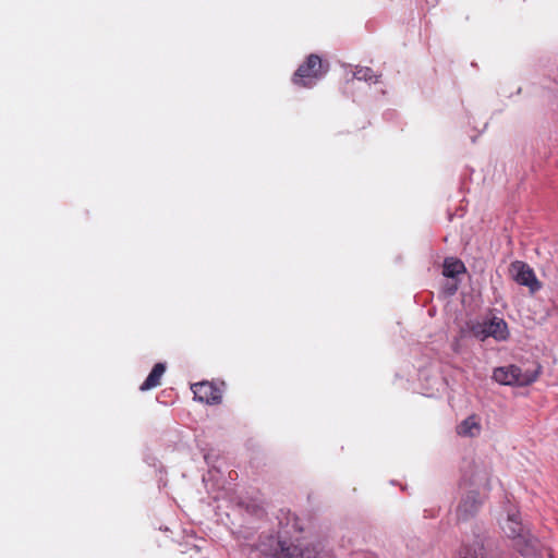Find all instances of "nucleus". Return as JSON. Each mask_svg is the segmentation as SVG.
Instances as JSON below:
<instances>
[{"label": "nucleus", "instance_id": "423d86ee", "mask_svg": "<svg viewBox=\"0 0 558 558\" xmlns=\"http://www.w3.org/2000/svg\"><path fill=\"white\" fill-rule=\"evenodd\" d=\"M194 398L206 404L215 405L222 401V390L211 381H201L191 387Z\"/></svg>", "mask_w": 558, "mask_h": 558}, {"label": "nucleus", "instance_id": "9b49d317", "mask_svg": "<svg viewBox=\"0 0 558 558\" xmlns=\"http://www.w3.org/2000/svg\"><path fill=\"white\" fill-rule=\"evenodd\" d=\"M457 558H485V548L480 539L463 544L458 551Z\"/></svg>", "mask_w": 558, "mask_h": 558}, {"label": "nucleus", "instance_id": "dca6fc26", "mask_svg": "<svg viewBox=\"0 0 558 558\" xmlns=\"http://www.w3.org/2000/svg\"><path fill=\"white\" fill-rule=\"evenodd\" d=\"M292 520H293V525H292V526H293V530H294L295 532H302V531H303V527L300 525V523H299V519H298L295 515H293Z\"/></svg>", "mask_w": 558, "mask_h": 558}, {"label": "nucleus", "instance_id": "39448f33", "mask_svg": "<svg viewBox=\"0 0 558 558\" xmlns=\"http://www.w3.org/2000/svg\"><path fill=\"white\" fill-rule=\"evenodd\" d=\"M509 270L513 280L520 286L527 287L532 294L542 289V282L536 278L534 270L526 263L515 260L511 263Z\"/></svg>", "mask_w": 558, "mask_h": 558}, {"label": "nucleus", "instance_id": "20e7f679", "mask_svg": "<svg viewBox=\"0 0 558 558\" xmlns=\"http://www.w3.org/2000/svg\"><path fill=\"white\" fill-rule=\"evenodd\" d=\"M318 550L314 546H303L279 538L272 550L274 558H316Z\"/></svg>", "mask_w": 558, "mask_h": 558}, {"label": "nucleus", "instance_id": "7ed1b4c3", "mask_svg": "<svg viewBox=\"0 0 558 558\" xmlns=\"http://www.w3.org/2000/svg\"><path fill=\"white\" fill-rule=\"evenodd\" d=\"M537 376V372H523L515 365L497 367L493 373V378L501 385L527 386L534 383Z\"/></svg>", "mask_w": 558, "mask_h": 558}, {"label": "nucleus", "instance_id": "f257e3e1", "mask_svg": "<svg viewBox=\"0 0 558 558\" xmlns=\"http://www.w3.org/2000/svg\"><path fill=\"white\" fill-rule=\"evenodd\" d=\"M329 68L328 61L311 53L293 73L291 82L301 88H312L328 73Z\"/></svg>", "mask_w": 558, "mask_h": 558}, {"label": "nucleus", "instance_id": "2eb2a0df", "mask_svg": "<svg viewBox=\"0 0 558 558\" xmlns=\"http://www.w3.org/2000/svg\"><path fill=\"white\" fill-rule=\"evenodd\" d=\"M381 74H377L374 72L372 68L368 66H355L353 72V77L359 81H364L371 84H376L379 81Z\"/></svg>", "mask_w": 558, "mask_h": 558}, {"label": "nucleus", "instance_id": "f8f14e48", "mask_svg": "<svg viewBox=\"0 0 558 558\" xmlns=\"http://www.w3.org/2000/svg\"><path fill=\"white\" fill-rule=\"evenodd\" d=\"M165 372L166 365L163 363H156L147 378L140 386V389L142 391H147L158 387L161 384V377L163 376Z\"/></svg>", "mask_w": 558, "mask_h": 558}, {"label": "nucleus", "instance_id": "6e6552de", "mask_svg": "<svg viewBox=\"0 0 558 558\" xmlns=\"http://www.w3.org/2000/svg\"><path fill=\"white\" fill-rule=\"evenodd\" d=\"M482 501L477 492H470L463 497L457 508V518L459 521H466L474 517L480 509Z\"/></svg>", "mask_w": 558, "mask_h": 558}, {"label": "nucleus", "instance_id": "ddd939ff", "mask_svg": "<svg viewBox=\"0 0 558 558\" xmlns=\"http://www.w3.org/2000/svg\"><path fill=\"white\" fill-rule=\"evenodd\" d=\"M480 432L481 424L476 415L466 417L457 426V434L464 437H475L480 435Z\"/></svg>", "mask_w": 558, "mask_h": 558}, {"label": "nucleus", "instance_id": "9d476101", "mask_svg": "<svg viewBox=\"0 0 558 558\" xmlns=\"http://www.w3.org/2000/svg\"><path fill=\"white\" fill-rule=\"evenodd\" d=\"M502 529L507 536L512 538L513 543H515L517 538H519L520 536H524L527 532L523 527L519 514L515 513L508 515Z\"/></svg>", "mask_w": 558, "mask_h": 558}, {"label": "nucleus", "instance_id": "4468645a", "mask_svg": "<svg viewBox=\"0 0 558 558\" xmlns=\"http://www.w3.org/2000/svg\"><path fill=\"white\" fill-rule=\"evenodd\" d=\"M464 271H465V266L460 259L454 258V257H447L444 260L442 275L445 277L454 278L456 276H458L459 274H462Z\"/></svg>", "mask_w": 558, "mask_h": 558}, {"label": "nucleus", "instance_id": "1a4fd4ad", "mask_svg": "<svg viewBox=\"0 0 558 558\" xmlns=\"http://www.w3.org/2000/svg\"><path fill=\"white\" fill-rule=\"evenodd\" d=\"M489 480V472L484 466L475 463H470L468 469L463 471L462 481L470 486H487Z\"/></svg>", "mask_w": 558, "mask_h": 558}, {"label": "nucleus", "instance_id": "0eeeda50", "mask_svg": "<svg viewBox=\"0 0 558 558\" xmlns=\"http://www.w3.org/2000/svg\"><path fill=\"white\" fill-rule=\"evenodd\" d=\"M513 547L524 558H541L542 557V545L539 541L534 537L530 532H526L524 536L517 538L513 543Z\"/></svg>", "mask_w": 558, "mask_h": 558}, {"label": "nucleus", "instance_id": "f03ea898", "mask_svg": "<svg viewBox=\"0 0 558 558\" xmlns=\"http://www.w3.org/2000/svg\"><path fill=\"white\" fill-rule=\"evenodd\" d=\"M471 332L481 341H484L489 337L497 341H505L509 337L507 323L502 318L498 317L473 324L471 326Z\"/></svg>", "mask_w": 558, "mask_h": 558}]
</instances>
